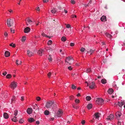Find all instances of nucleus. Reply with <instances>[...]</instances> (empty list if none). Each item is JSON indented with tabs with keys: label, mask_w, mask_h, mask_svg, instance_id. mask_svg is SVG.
I'll list each match as a JSON object with an SVG mask.
<instances>
[{
	"label": "nucleus",
	"mask_w": 125,
	"mask_h": 125,
	"mask_svg": "<svg viewBox=\"0 0 125 125\" xmlns=\"http://www.w3.org/2000/svg\"><path fill=\"white\" fill-rule=\"evenodd\" d=\"M14 22V20L13 19H8L7 21V23L8 26L9 27L12 26Z\"/></svg>",
	"instance_id": "nucleus-1"
},
{
	"label": "nucleus",
	"mask_w": 125,
	"mask_h": 125,
	"mask_svg": "<svg viewBox=\"0 0 125 125\" xmlns=\"http://www.w3.org/2000/svg\"><path fill=\"white\" fill-rule=\"evenodd\" d=\"M8 94L6 92L3 93L0 95V99L2 100H4L7 98Z\"/></svg>",
	"instance_id": "nucleus-2"
},
{
	"label": "nucleus",
	"mask_w": 125,
	"mask_h": 125,
	"mask_svg": "<svg viewBox=\"0 0 125 125\" xmlns=\"http://www.w3.org/2000/svg\"><path fill=\"white\" fill-rule=\"evenodd\" d=\"M56 102L54 101H49L47 102L46 105V107L47 108H50L52 104H55Z\"/></svg>",
	"instance_id": "nucleus-3"
},
{
	"label": "nucleus",
	"mask_w": 125,
	"mask_h": 125,
	"mask_svg": "<svg viewBox=\"0 0 125 125\" xmlns=\"http://www.w3.org/2000/svg\"><path fill=\"white\" fill-rule=\"evenodd\" d=\"M104 100L102 98H98L96 101V103L99 105H102L104 103Z\"/></svg>",
	"instance_id": "nucleus-4"
},
{
	"label": "nucleus",
	"mask_w": 125,
	"mask_h": 125,
	"mask_svg": "<svg viewBox=\"0 0 125 125\" xmlns=\"http://www.w3.org/2000/svg\"><path fill=\"white\" fill-rule=\"evenodd\" d=\"M89 88L91 89H94L96 87L95 83L94 82L89 83Z\"/></svg>",
	"instance_id": "nucleus-5"
},
{
	"label": "nucleus",
	"mask_w": 125,
	"mask_h": 125,
	"mask_svg": "<svg viewBox=\"0 0 125 125\" xmlns=\"http://www.w3.org/2000/svg\"><path fill=\"white\" fill-rule=\"evenodd\" d=\"M17 83L16 82L14 81L13 82L11 83L10 85V87L11 88H13V89H14L17 86Z\"/></svg>",
	"instance_id": "nucleus-6"
},
{
	"label": "nucleus",
	"mask_w": 125,
	"mask_h": 125,
	"mask_svg": "<svg viewBox=\"0 0 125 125\" xmlns=\"http://www.w3.org/2000/svg\"><path fill=\"white\" fill-rule=\"evenodd\" d=\"M114 118V115L112 114H111L107 117V119L108 120H113Z\"/></svg>",
	"instance_id": "nucleus-7"
},
{
	"label": "nucleus",
	"mask_w": 125,
	"mask_h": 125,
	"mask_svg": "<svg viewBox=\"0 0 125 125\" xmlns=\"http://www.w3.org/2000/svg\"><path fill=\"white\" fill-rule=\"evenodd\" d=\"M45 51L42 49H40L39 50L38 52V53L40 56H42V54H44V53Z\"/></svg>",
	"instance_id": "nucleus-8"
},
{
	"label": "nucleus",
	"mask_w": 125,
	"mask_h": 125,
	"mask_svg": "<svg viewBox=\"0 0 125 125\" xmlns=\"http://www.w3.org/2000/svg\"><path fill=\"white\" fill-rule=\"evenodd\" d=\"M121 113L119 112H117L115 114L116 116V118H117V119H118V118L120 117L121 115Z\"/></svg>",
	"instance_id": "nucleus-9"
},
{
	"label": "nucleus",
	"mask_w": 125,
	"mask_h": 125,
	"mask_svg": "<svg viewBox=\"0 0 125 125\" xmlns=\"http://www.w3.org/2000/svg\"><path fill=\"white\" fill-rule=\"evenodd\" d=\"M73 58L72 57L69 56L68 58L66 57L65 60V62L67 63H69V62L71 60V59H72Z\"/></svg>",
	"instance_id": "nucleus-10"
},
{
	"label": "nucleus",
	"mask_w": 125,
	"mask_h": 125,
	"mask_svg": "<svg viewBox=\"0 0 125 125\" xmlns=\"http://www.w3.org/2000/svg\"><path fill=\"white\" fill-rule=\"evenodd\" d=\"M27 54L30 57L33 54V53L32 52H30L29 50H27Z\"/></svg>",
	"instance_id": "nucleus-11"
},
{
	"label": "nucleus",
	"mask_w": 125,
	"mask_h": 125,
	"mask_svg": "<svg viewBox=\"0 0 125 125\" xmlns=\"http://www.w3.org/2000/svg\"><path fill=\"white\" fill-rule=\"evenodd\" d=\"M26 21H27L28 22V23L26 22V24L27 25H28L29 24H31V23L32 22V21L31 20H30L29 19V18H27L26 20Z\"/></svg>",
	"instance_id": "nucleus-12"
},
{
	"label": "nucleus",
	"mask_w": 125,
	"mask_h": 125,
	"mask_svg": "<svg viewBox=\"0 0 125 125\" xmlns=\"http://www.w3.org/2000/svg\"><path fill=\"white\" fill-rule=\"evenodd\" d=\"M30 30V28L28 27H27L24 29V32L25 33H28L29 32Z\"/></svg>",
	"instance_id": "nucleus-13"
},
{
	"label": "nucleus",
	"mask_w": 125,
	"mask_h": 125,
	"mask_svg": "<svg viewBox=\"0 0 125 125\" xmlns=\"http://www.w3.org/2000/svg\"><path fill=\"white\" fill-rule=\"evenodd\" d=\"M32 109L31 108H28L27 110V113L29 114H31L32 112Z\"/></svg>",
	"instance_id": "nucleus-14"
},
{
	"label": "nucleus",
	"mask_w": 125,
	"mask_h": 125,
	"mask_svg": "<svg viewBox=\"0 0 125 125\" xmlns=\"http://www.w3.org/2000/svg\"><path fill=\"white\" fill-rule=\"evenodd\" d=\"M101 21H102L105 22L106 21V17L105 16H103L100 18Z\"/></svg>",
	"instance_id": "nucleus-15"
},
{
	"label": "nucleus",
	"mask_w": 125,
	"mask_h": 125,
	"mask_svg": "<svg viewBox=\"0 0 125 125\" xmlns=\"http://www.w3.org/2000/svg\"><path fill=\"white\" fill-rule=\"evenodd\" d=\"M62 112L61 111H59L57 113V116L59 117H60L62 115Z\"/></svg>",
	"instance_id": "nucleus-16"
},
{
	"label": "nucleus",
	"mask_w": 125,
	"mask_h": 125,
	"mask_svg": "<svg viewBox=\"0 0 125 125\" xmlns=\"http://www.w3.org/2000/svg\"><path fill=\"white\" fill-rule=\"evenodd\" d=\"M10 53L8 51H6L5 52V56L6 57H8L10 56Z\"/></svg>",
	"instance_id": "nucleus-17"
},
{
	"label": "nucleus",
	"mask_w": 125,
	"mask_h": 125,
	"mask_svg": "<svg viewBox=\"0 0 125 125\" xmlns=\"http://www.w3.org/2000/svg\"><path fill=\"white\" fill-rule=\"evenodd\" d=\"M35 120L32 118H30L28 119V122L30 123H32L35 121Z\"/></svg>",
	"instance_id": "nucleus-18"
},
{
	"label": "nucleus",
	"mask_w": 125,
	"mask_h": 125,
	"mask_svg": "<svg viewBox=\"0 0 125 125\" xmlns=\"http://www.w3.org/2000/svg\"><path fill=\"white\" fill-rule=\"evenodd\" d=\"M3 116L4 118L6 119H8L9 117L8 114L6 113H4Z\"/></svg>",
	"instance_id": "nucleus-19"
},
{
	"label": "nucleus",
	"mask_w": 125,
	"mask_h": 125,
	"mask_svg": "<svg viewBox=\"0 0 125 125\" xmlns=\"http://www.w3.org/2000/svg\"><path fill=\"white\" fill-rule=\"evenodd\" d=\"M113 92V90L112 88H109L108 91V92L109 94H111Z\"/></svg>",
	"instance_id": "nucleus-20"
},
{
	"label": "nucleus",
	"mask_w": 125,
	"mask_h": 125,
	"mask_svg": "<svg viewBox=\"0 0 125 125\" xmlns=\"http://www.w3.org/2000/svg\"><path fill=\"white\" fill-rule=\"evenodd\" d=\"M92 107V104H89L87 106V108L88 110L91 109Z\"/></svg>",
	"instance_id": "nucleus-21"
},
{
	"label": "nucleus",
	"mask_w": 125,
	"mask_h": 125,
	"mask_svg": "<svg viewBox=\"0 0 125 125\" xmlns=\"http://www.w3.org/2000/svg\"><path fill=\"white\" fill-rule=\"evenodd\" d=\"M99 113H96L94 114L95 116V118L97 119L99 117Z\"/></svg>",
	"instance_id": "nucleus-22"
},
{
	"label": "nucleus",
	"mask_w": 125,
	"mask_h": 125,
	"mask_svg": "<svg viewBox=\"0 0 125 125\" xmlns=\"http://www.w3.org/2000/svg\"><path fill=\"white\" fill-rule=\"evenodd\" d=\"M16 98V97L15 96H12V99H11V103H14L15 100Z\"/></svg>",
	"instance_id": "nucleus-23"
},
{
	"label": "nucleus",
	"mask_w": 125,
	"mask_h": 125,
	"mask_svg": "<svg viewBox=\"0 0 125 125\" xmlns=\"http://www.w3.org/2000/svg\"><path fill=\"white\" fill-rule=\"evenodd\" d=\"M12 121L16 122L18 120L17 119V117L15 116H14L13 118H12L11 119Z\"/></svg>",
	"instance_id": "nucleus-24"
},
{
	"label": "nucleus",
	"mask_w": 125,
	"mask_h": 125,
	"mask_svg": "<svg viewBox=\"0 0 125 125\" xmlns=\"http://www.w3.org/2000/svg\"><path fill=\"white\" fill-rule=\"evenodd\" d=\"M106 82V80L105 79H103L101 80V82L103 84H105Z\"/></svg>",
	"instance_id": "nucleus-25"
},
{
	"label": "nucleus",
	"mask_w": 125,
	"mask_h": 125,
	"mask_svg": "<svg viewBox=\"0 0 125 125\" xmlns=\"http://www.w3.org/2000/svg\"><path fill=\"white\" fill-rule=\"evenodd\" d=\"M92 72L91 70L89 68H88L86 71V72L87 73H91Z\"/></svg>",
	"instance_id": "nucleus-26"
},
{
	"label": "nucleus",
	"mask_w": 125,
	"mask_h": 125,
	"mask_svg": "<svg viewBox=\"0 0 125 125\" xmlns=\"http://www.w3.org/2000/svg\"><path fill=\"white\" fill-rule=\"evenodd\" d=\"M33 109H35V110H37V108L38 107V108H39V107H38V105L36 104H35V105H34L33 106Z\"/></svg>",
	"instance_id": "nucleus-27"
},
{
	"label": "nucleus",
	"mask_w": 125,
	"mask_h": 125,
	"mask_svg": "<svg viewBox=\"0 0 125 125\" xmlns=\"http://www.w3.org/2000/svg\"><path fill=\"white\" fill-rule=\"evenodd\" d=\"M19 60H17L16 61V64L17 65H21V64L22 62L21 61H20V62H19Z\"/></svg>",
	"instance_id": "nucleus-28"
},
{
	"label": "nucleus",
	"mask_w": 125,
	"mask_h": 125,
	"mask_svg": "<svg viewBox=\"0 0 125 125\" xmlns=\"http://www.w3.org/2000/svg\"><path fill=\"white\" fill-rule=\"evenodd\" d=\"M94 50H93L92 49L90 50L89 52L87 51V53H89L90 54H91L93 53L94 52Z\"/></svg>",
	"instance_id": "nucleus-29"
},
{
	"label": "nucleus",
	"mask_w": 125,
	"mask_h": 125,
	"mask_svg": "<svg viewBox=\"0 0 125 125\" xmlns=\"http://www.w3.org/2000/svg\"><path fill=\"white\" fill-rule=\"evenodd\" d=\"M61 39L62 41L64 42L66 40V38L65 36H63L62 38Z\"/></svg>",
	"instance_id": "nucleus-30"
},
{
	"label": "nucleus",
	"mask_w": 125,
	"mask_h": 125,
	"mask_svg": "<svg viewBox=\"0 0 125 125\" xmlns=\"http://www.w3.org/2000/svg\"><path fill=\"white\" fill-rule=\"evenodd\" d=\"M71 88L72 89H75L77 87L75 86L74 84H73L72 85Z\"/></svg>",
	"instance_id": "nucleus-31"
},
{
	"label": "nucleus",
	"mask_w": 125,
	"mask_h": 125,
	"mask_svg": "<svg viewBox=\"0 0 125 125\" xmlns=\"http://www.w3.org/2000/svg\"><path fill=\"white\" fill-rule=\"evenodd\" d=\"M44 114L45 115H48L49 114V112L48 110H45L44 112Z\"/></svg>",
	"instance_id": "nucleus-32"
},
{
	"label": "nucleus",
	"mask_w": 125,
	"mask_h": 125,
	"mask_svg": "<svg viewBox=\"0 0 125 125\" xmlns=\"http://www.w3.org/2000/svg\"><path fill=\"white\" fill-rule=\"evenodd\" d=\"M86 99L87 101H89L91 99V98L90 96H87L86 97Z\"/></svg>",
	"instance_id": "nucleus-33"
},
{
	"label": "nucleus",
	"mask_w": 125,
	"mask_h": 125,
	"mask_svg": "<svg viewBox=\"0 0 125 125\" xmlns=\"http://www.w3.org/2000/svg\"><path fill=\"white\" fill-rule=\"evenodd\" d=\"M52 12L53 13H54L56 12V9H54L51 10Z\"/></svg>",
	"instance_id": "nucleus-34"
},
{
	"label": "nucleus",
	"mask_w": 125,
	"mask_h": 125,
	"mask_svg": "<svg viewBox=\"0 0 125 125\" xmlns=\"http://www.w3.org/2000/svg\"><path fill=\"white\" fill-rule=\"evenodd\" d=\"M51 56L52 55H49V57L48 58V60H49L50 62H51L52 61V58L51 57Z\"/></svg>",
	"instance_id": "nucleus-35"
},
{
	"label": "nucleus",
	"mask_w": 125,
	"mask_h": 125,
	"mask_svg": "<svg viewBox=\"0 0 125 125\" xmlns=\"http://www.w3.org/2000/svg\"><path fill=\"white\" fill-rule=\"evenodd\" d=\"M10 46L12 47L13 48H15L16 47V45L15 44H13V43H11L10 44Z\"/></svg>",
	"instance_id": "nucleus-36"
},
{
	"label": "nucleus",
	"mask_w": 125,
	"mask_h": 125,
	"mask_svg": "<svg viewBox=\"0 0 125 125\" xmlns=\"http://www.w3.org/2000/svg\"><path fill=\"white\" fill-rule=\"evenodd\" d=\"M12 76L11 74H8L6 76V77L7 78L9 79Z\"/></svg>",
	"instance_id": "nucleus-37"
},
{
	"label": "nucleus",
	"mask_w": 125,
	"mask_h": 125,
	"mask_svg": "<svg viewBox=\"0 0 125 125\" xmlns=\"http://www.w3.org/2000/svg\"><path fill=\"white\" fill-rule=\"evenodd\" d=\"M106 36L110 38H111L112 37L111 35L109 33H107L106 34Z\"/></svg>",
	"instance_id": "nucleus-38"
},
{
	"label": "nucleus",
	"mask_w": 125,
	"mask_h": 125,
	"mask_svg": "<svg viewBox=\"0 0 125 125\" xmlns=\"http://www.w3.org/2000/svg\"><path fill=\"white\" fill-rule=\"evenodd\" d=\"M26 39V37L25 36H23L22 39H21V40L22 42L24 41Z\"/></svg>",
	"instance_id": "nucleus-39"
},
{
	"label": "nucleus",
	"mask_w": 125,
	"mask_h": 125,
	"mask_svg": "<svg viewBox=\"0 0 125 125\" xmlns=\"http://www.w3.org/2000/svg\"><path fill=\"white\" fill-rule=\"evenodd\" d=\"M52 41L51 40H49L48 41L47 44L48 45H50L52 44Z\"/></svg>",
	"instance_id": "nucleus-40"
},
{
	"label": "nucleus",
	"mask_w": 125,
	"mask_h": 125,
	"mask_svg": "<svg viewBox=\"0 0 125 125\" xmlns=\"http://www.w3.org/2000/svg\"><path fill=\"white\" fill-rule=\"evenodd\" d=\"M85 50V48L82 47L80 50V51H81V52H84Z\"/></svg>",
	"instance_id": "nucleus-41"
},
{
	"label": "nucleus",
	"mask_w": 125,
	"mask_h": 125,
	"mask_svg": "<svg viewBox=\"0 0 125 125\" xmlns=\"http://www.w3.org/2000/svg\"><path fill=\"white\" fill-rule=\"evenodd\" d=\"M73 61L74 60L73 58L72 59H71V60L69 62V63H69L70 64H71V63L73 62Z\"/></svg>",
	"instance_id": "nucleus-42"
},
{
	"label": "nucleus",
	"mask_w": 125,
	"mask_h": 125,
	"mask_svg": "<svg viewBox=\"0 0 125 125\" xmlns=\"http://www.w3.org/2000/svg\"><path fill=\"white\" fill-rule=\"evenodd\" d=\"M18 113L17 110H15L14 112V115L15 116H16Z\"/></svg>",
	"instance_id": "nucleus-43"
},
{
	"label": "nucleus",
	"mask_w": 125,
	"mask_h": 125,
	"mask_svg": "<svg viewBox=\"0 0 125 125\" xmlns=\"http://www.w3.org/2000/svg\"><path fill=\"white\" fill-rule=\"evenodd\" d=\"M41 98L39 97H37L36 98V100L38 101H39L40 100Z\"/></svg>",
	"instance_id": "nucleus-44"
},
{
	"label": "nucleus",
	"mask_w": 125,
	"mask_h": 125,
	"mask_svg": "<svg viewBox=\"0 0 125 125\" xmlns=\"http://www.w3.org/2000/svg\"><path fill=\"white\" fill-rule=\"evenodd\" d=\"M118 105L120 107H121L122 106L121 102H118Z\"/></svg>",
	"instance_id": "nucleus-45"
},
{
	"label": "nucleus",
	"mask_w": 125,
	"mask_h": 125,
	"mask_svg": "<svg viewBox=\"0 0 125 125\" xmlns=\"http://www.w3.org/2000/svg\"><path fill=\"white\" fill-rule=\"evenodd\" d=\"M75 103H78L80 102V101L79 99H76L75 101Z\"/></svg>",
	"instance_id": "nucleus-46"
},
{
	"label": "nucleus",
	"mask_w": 125,
	"mask_h": 125,
	"mask_svg": "<svg viewBox=\"0 0 125 125\" xmlns=\"http://www.w3.org/2000/svg\"><path fill=\"white\" fill-rule=\"evenodd\" d=\"M42 35L43 36H44L45 37H48L47 35L45 34L44 33H42Z\"/></svg>",
	"instance_id": "nucleus-47"
},
{
	"label": "nucleus",
	"mask_w": 125,
	"mask_h": 125,
	"mask_svg": "<svg viewBox=\"0 0 125 125\" xmlns=\"http://www.w3.org/2000/svg\"><path fill=\"white\" fill-rule=\"evenodd\" d=\"M23 122V120L22 119H21L19 121V122L20 123H22Z\"/></svg>",
	"instance_id": "nucleus-48"
},
{
	"label": "nucleus",
	"mask_w": 125,
	"mask_h": 125,
	"mask_svg": "<svg viewBox=\"0 0 125 125\" xmlns=\"http://www.w3.org/2000/svg\"><path fill=\"white\" fill-rule=\"evenodd\" d=\"M51 75V73L50 72L47 74L48 77L50 78Z\"/></svg>",
	"instance_id": "nucleus-49"
},
{
	"label": "nucleus",
	"mask_w": 125,
	"mask_h": 125,
	"mask_svg": "<svg viewBox=\"0 0 125 125\" xmlns=\"http://www.w3.org/2000/svg\"><path fill=\"white\" fill-rule=\"evenodd\" d=\"M71 2L72 4H74L75 3V1L73 0H72L71 1Z\"/></svg>",
	"instance_id": "nucleus-50"
},
{
	"label": "nucleus",
	"mask_w": 125,
	"mask_h": 125,
	"mask_svg": "<svg viewBox=\"0 0 125 125\" xmlns=\"http://www.w3.org/2000/svg\"><path fill=\"white\" fill-rule=\"evenodd\" d=\"M74 97L73 96H71L70 97V99L71 100H72L74 98Z\"/></svg>",
	"instance_id": "nucleus-51"
},
{
	"label": "nucleus",
	"mask_w": 125,
	"mask_h": 125,
	"mask_svg": "<svg viewBox=\"0 0 125 125\" xmlns=\"http://www.w3.org/2000/svg\"><path fill=\"white\" fill-rule=\"evenodd\" d=\"M7 72L6 71H5V72H4V73H3L2 75L4 76H5L7 74Z\"/></svg>",
	"instance_id": "nucleus-52"
},
{
	"label": "nucleus",
	"mask_w": 125,
	"mask_h": 125,
	"mask_svg": "<svg viewBox=\"0 0 125 125\" xmlns=\"http://www.w3.org/2000/svg\"><path fill=\"white\" fill-rule=\"evenodd\" d=\"M71 27L70 25L69 24H68L66 26V27L67 28H69Z\"/></svg>",
	"instance_id": "nucleus-53"
},
{
	"label": "nucleus",
	"mask_w": 125,
	"mask_h": 125,
	"mask_svg": "<svg viewBox=\"0 0 125 125\" xmlns=\"http://www.w3.org/2000/svg\"><path fill=\"white\" fill-rule=\"evenodd\" d=\"M85 120H83L81 122V123L82 124V125H83L85 124Z\"/></svg>",
	"instance_id": "nucleus-54"
},
{
	"label": "nucleus",
	"mask_w": 125,
	"mask_h": 125,
	"mask_svg": "<svg viewBox=\"0 0 125 125\" xmlns=\"http://www.w3.org/2000/svg\"><path fill=\"white\" fill-rule=\"evenodd\" d=\"M74 44L73 43H70V45L71 46H73L74 45Z\"/></svg>",
	"instance_id": "nucleus-55"
},
{
	"label": "nucleus",
	"mask_w": 125,
	"mask_h": 125,
	"mask_svg": "<svg viewBox=\"0 0 125 125\" xmlns=\"http://www.w3.org/2000/svg\"><path fill=\"white\" fill-rule=\"evenodd\" d=\"M4 35L5 37H7L8 35V34L7 32H5L4 33Z\"/></svg>",
	"instance_id": "nucleus-56"
},
{
	"label": "nucleus",
	"mask_w": 125,
	"mask_h": 125,
	"mask_svg": "<svg viewBox=\"0 0 125 125\" xmlns=\"http://www.w3.org/2000/svg\"><path fill=\"white\" fill-rule=\"evenodd\" d=\"M68 69L70 70H71L72 68V67L71 66H69L68 67Z\"/></svg>",
	"instance_id": "nucleus-57"
},
{
	"label": "nucleus",
	"mask_w": 125,
	"mask_h": 125,
	"mask_svg": "<svg viewBox=\"0 0 125 125\" xmlns=\"http://www.w3.org/2000/svg\"><path fill=\"white\" fill-rule=\"evenodd\" d=\"M73 106L74 108L76 109H77L78 108V106H76L75 105H73Z\"/></svg>",
	"instance_id": "nucleus-58"
},
{
	"label": "nucleus",
	"mask_w": 125,
	"mask_h": 125,
	"mask_svg": "<svg viewBox=\"0 0 125 125\" xmlns=\"http://www.w3.org/2000/svg\"><path fill=\"white\" fill-rule=\"evenodd\" d=\"M63 10V11H62V12H65L66 13H67V10H65V9H64Z\"/></svg>",
	"instance_id": "nucleus-59"
},
{
	"label": "nucleus",
	"mask_w": 125,
	"mask_h": 125,
	"mask_svg": "<svg viewBox=\"0 0 125 125\" xmlns=\"http://www.w3.org/2000/svg\"><path fill=\"white\" fill-rule=\"evenodd\" d=\"M117 124L118 125H121V122L118 121Z\"/></svg>",
	"instance_id": "nucleus-60"
},
{
	"label": "nucleus",
	"mask_w": 125,
	"mask_h": 125,
	"mask_svg": "<svg viewBox=\"0 0 125 125\" xmlns=\"http://www.w3.org/2000/svg\"><path fill=\"white\" fill-rule=\"evenodd\" d=\"M36 124L37 125H38L39 124L40 122L39 121H36Z\"/></svg>",
	"instance_id": "nucleus-61"
},
{
	"label": "nucleus",
	"mask_w": 125,
	"mask_h": 125,
	"mask_svg": "<svg viewBox=\"0 0 125 125\" xmlns=\"http://www.w3.org/2000/svg\"><path fill=\"white\" fill-rule=\"evenodd\" d=\"M49 0H43V1L44 2H46L48 1Z\"/></svg>",
	"instance_id": "nucleus-62"
},
{
	"label": "nucleus",
	"mask_w": 125,
	"mask_h": 125,
	"mask_svg": "<svg viewBox=\"0 0 125 125\" xmlns=\"http://www.w3.org/2000/svg\"><path fill=\"white\" fill-rule=\"evenodd\" d=\"M23 99H24V97L22 96L21 97V100L22 101H23Z\"/></svg>",
	"instance_id": "nucleus-63"
},
{
	"label": "nucleus",
	"mask_w": 125,
	"mask_h": 125,
	"mask_svg": "<svg viewBox=\"0 0 125 125\" xmlns=\"http://www.w3.org/2000/svg\"><path fill=\"white\" fill-rule=\"evenodd\" d=\"M35 68V67H34V66H31V69H33L34 68Z\"/></svg>",
	"instance_id": "nucleus-64"
}]
</instances>
